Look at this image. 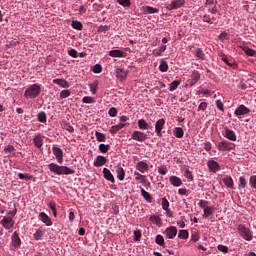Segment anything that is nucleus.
Wrapping results in <instances>:
<instances>
[{"label":"nucleus","instance_id":"f257e3e1","mask_svg":"<svg viewBox=\"0 0 256 256\" xmlns=\"http://www.w3.org/2000/svg\"><path fill=\"white\" fill-rule=\"evenodd\" d=\"M15 215H17V208L9 211L7 215L4 216L0 221V225H2V227L6 229V231H11V229L15 227Z\"/></svg>","mask_w":256,"mask_h":256},{"label":"nucleus","instance_id":"f03ea898","mask_svg":"<svg viewBox=\"0 0 256 256\" xmlns=\"http://www.w3.org/2000/svg\"><path fill=\"white\" fill-rule=\"evenodd\" d=\"M48 168L54 175H75V169L67 166H59L55 163H51L48 165Z\"/></svg>","mask_w":256,"mask_h":256},{"label":"nucleus","instance_id":"7ed1b4c3","mask_svg":"<svg viewBox=\"0 0 256 256\" xmlns=\"http://www.w3.org/2000/svg\"><path fill=\"white\" fill-rule=\"evenodd\" d=\"M41 95V85L40 84H32L29 85L25 92H24V97L26 99H37Z\"/></svg>","mask_w":256,"mask_h":256},{"label":"nucleus","instance_id":"20e7f679","mask_svg":"<svg viewBox=\"0 0 256 256\" xmlns=\"http://www.w3.org/2000/svg\"><path fill=\"white\" fill-rule=\"evenodd\" d=\"M238 233L244 241H253V232H251V229L247 228L245 224L238 225Z\"/></svg>","mask_w":256,"mask_h":256},{"label":"nucleus","instance_id":"39448f33","mask_svg":"<svg viewBox=\"0 0 256 256\" xmlns=\"http://www.w3.org/2000/svg\"><path fill=\"white\" fill-rule=\"evenodd\" d=\"M134 175L135 181L141 183V185H143V187H145L146 189H151V182H149V179H147L145 175L140 174L139 172H134Z\"/></svg>","mask_w":256,"mask_h":256},{"label":"nucleus","instance_id":"423d86ee","mask_svg":"<svg viewBox=\"0 0 256 256\" xmlns=\"http://www.w3.org/2000/svg\"><path fill=\"white\" fill-rule=\"evenodd\" d=\"M218 151H233L235 149V144L227 140H222L217 145Z\"/></svg>","mask_w":256,"mask_h":256},{"label":"nucleus","instance_id":"0eeeda50","mask_svg":"<svg viewBox=\"0 0 256 256\" xmlns=\"http://www.w3.org/2000/svg\"><path fill=\"white\" fill-rule=\"evenodd\" d=\"M132 139L134 141H139L140 143H143L144 141H147V139H149V136L147 134H145L144 132L135 130L132 133Z\"/></svg>","mask_w":256,"mask_h":256},{"label":"nucleus","instance_id":"6e6552de","mask_svg":"<svg viewBox=\"0 0 256 256\" xmlns=\"http://www.w3.org/2000/svg\"><path fill=\"white\" fill-rule=\"evenodd\" d=\"M164 235L166 239H175V237H177V227L175 226L167 227L164 231Z\"/></svg>","mask_w":256,"mask_h":256},{"label":"nucleus","instance_id":"1a4fd4ad","mask_svg":"<svg viewBox=\"0 0 256 256\" xmlns=\"http://www.w3.org/2000/svg\"><path fill=\"white\" fill-rule=\"evenodd\" d=\"M165 127V119L161 118L155 123V132L157 137H163V128Z\"/></svg>","mask_w":256,"mask_h":256},{"label":"nucleus","instance_id":"9d476101","mask_svg":"<svg viewBox=\"0 0 256 256\" xmlns=\"http://www.w3.org/2000/svg\"><path fill=\"white\" fill-rule=\"evenodd\" d=\"M185 5V0H173L169 6H167L168 11H173L175 9H180Z\"/></svg>","mask_w":256,"mask_h":256},{"label":"nucleus","instance_id":"9b49d317","mask_svg":"<svg viewBox=\"0 0 256 256\" xmlns=\"http://www.w3.org/2000/svg\"><path fill=\"white\" fill-rule=\"evenodd\" d=\"M39 219L40 221H42V223L45 224L46 227H51V225H53V221L51 220V217H49V215H47V213L45 212H41L39 214Z\"/></svg>","mask_w":256,"mask_h":256},{"label":"nucleus","instance_id":"f8f14e48","mask_svg":"<svg viewBox=\"0 0 256 256\" xmlns=\"http://www.w3.org/2000/svg\"><path fill=\"white\" fill-rule=\"evenodd\" d=\"M223 137L226 139H229V141H237V134H235V131L226 128L223 132Z\"/></svg>","mask_w":256,"mask_h":256},{"label":"nucleus","instance_id":"ddd939ff","mask_svg":"<svg viewBox=\"0 0 256 256\" xmlns=\"http://www.w3.org/2000/svg\"><path fill=\"white\" fill-rule=\"evenodd\" d=\"M249 113H251V110L249 108H247L245 105H240L234 112V115H236V117H239L241 115H249Z\"/></svg>","mask_w":256,"mask_h":256},{"label":"nucleus","instance_id":"4468645a","mask_svg":"<svg viewBox=\"0 0 256 256\" xmlns=\"http://www.w3.org/2000/svg\"><path fill=\"white\" fill-rule=\"evenodd\" d=\"M199 79H201V74H199V71L194 70L192 72L191 78L188 80V84L190 87H193V85H195Z\"/></svg>","mask_w":256,"mask_h":256},{"label":"nucleus","instance_id":"2eb2a0df","mask_svg":"<svg viewBox=\"0 0 256 256\" xmlns=\"http://www.w3.org/2000/svg\"><path fill=\"white\" fill-rule=\"evenodd\" d=\"M128 72L125 70V68H116V77L117 79H120V81H125L127 79Z\"/></svg>","mask_w":256,"mask_h":256},{"label":"nucleus","instance_id":"dca6fc26","mask_svg":"<svg viewBox=\"0 0 256 256\" xmlns=\"http://www.w3.org/2000/svg\"><path fill=\"white\" fill-rule=\"evenodd\" d=\"M44 139H45V137L41 134H38L34 137L33 143H34L35 147H37V149H41V147H43Z\"/></svg>","mask_w":256,"mask_h":256},{"label":"nucleus","instance_id":"f3484780","mask_svg":"<svg viewBox=\"0 0 256 256\" xmlns=\"http://www.w3.org/2000/svg\"><path fill=\"white\" fill-rule=\"evenodd\" d=\"M149 221H151L153 225H156V227H161L163 225V220L159 215H155V214L151 215L149 218Z\"/></svg>","mask_w":256,"mask_h":256},{"label":"nucleus","instance_id":"a211bd4d","mask_svg":"<svg viewBox=\"0 0 256 256\" xmlns=\"http://www.w3.org/2000/svg\"><path fill=\"white\" fill-rule=\"evenodd\" d=\"M53 83L55 85H58L59 87H62L63 89H69V87H71V85L69 84V82H67V80L65 79H54Z\"/></svg>","mask_w":256,"mask_h":256},{"label":"nucleus","instance_id":"6ab92c4d","mask_svg":"<svg viewBox=\"0 0 256 256\" xmlns=\"http://www.w3.org/2000/svg\"><path fill=\"white\" fill-rule=\"evenodd\" d=\"M220 57H221V61L226 63V65H228V67H232V69H236L237 68V63H235V61H233V60H229L227 55L222 54V55H220Z\"/></svg>","mask_w":256,"mask_h":256},{"label":"nucleus","instance_id":"aec40b11","mask_svg":"<svg viewBox=\"0 0 256 256\" xmlns=\"http://www.w3.org/2000/svg\"><path fill=\"white\" fill-rule=\"evenodd\" d=\"M18 179H21L22 181H33V183H35V181H37V178H35V176L29 174V173H18Z\"/></svg>","mask_w":256,"mask_h":256},{"label":"nucleus","instance_id":"412c9836","mask_svg":"<svg viewBox=\"0 0 256 256\" xmlns=\"http://www.w3.org/2000/svg\"><path fill=\"white\" fill-rule=\"evenodd\" d=\"M103 175H104V179H106V181H110V183H115V177L111 173V170L104 168Z\"/></svg>","mask_w":256,"mask_h":256},{"label":"nucleus","instance_id":"4be33fe9","mask_svg":"<svg viewBox=\"0 0 256 256\" xmlns=\"http://www.w3.org/2000/svg\"><path fill=\"white\" fill-rule=\"evenodd\" d=\"M12 245L16 249L21 247V238H19V234L17 232L12 234Z\"/></svg>","mask_w":256,"mask_h":256},{"label":"nucleus","instance_id":"5701e85b","mask_svg":"<svg viewBox=\"0 0 256 256\" xmlns=\"http://www.w3.org/2000/svg\"><path fill=\"white\" fill-rule=\"evenodd\" d=\"M208 169L211 173H217L219 171V163L217 161H208Z\"/></svg>","mask_w":256,"mask_h":256},{"label":"nucleus","instance_id":"b1692460","mask_svg":"<svg viewBox=\"0 0 256 256\" xmlns=\"http://www.w3.org/2000/svg\"><path fill=\"white\" fill-rule=\"evenodd\" d=\"M136 168L140 173H147L149 171V165L143 161L138 162Z\"/></svg>","mask_w":256,"mask_h":256},{"label":"nucleus","instance_id":"393cba45","mask_svg":"<svg viewBox=\"0 0 256 256\" xmlns=\"http://www.w3.org/2000/svg\"><path fill=\"white\" fill-rule=\"evenodd\" d=\"M169 181L173 185V187H181V185H183V181L177 176H171L169 178Z\"/></svg>","mask_w":256,"mask_h":256},{"label":"nucleus","instance_id":"a878e982","mask_svg":"<svg viewBox=\"0 0 256 256\" xmlns=\"http://www.w3.org/2000/svg\"><path fill=\"white\" fill-rule=\"evenodd\" d=\"M52 151L57 161H63V150H61L59 147H53Z\"/></svg>","mask_w":256,"mask_h":256},{"label":"nucleus","instance_id":"bb28decb","mask_svg":"<svg viewBox=\"0 0 256 256\" xmlns=\"http://www.w3.org/2000/svg\"><path fill=\"white\" fill-rule=\"evenodd\" d=\"M43 235H45V230L43 229V227L38 228L34 233L35 241H41V239H43Z\"/></svg>","mask_w":256,"mask_h":256},{"label":"nucleus","instance_id":"cd10ccee","mask_svg":"<svg viewBox=\"0 0 256 256\" xmlns=\"http://www.w3.org/2000/svg\"><path fill=\"white\" fill-rule=\"evenodd\" d=\"M141 195L143 196V199L147 201V203H153V196H151L150 193L143 188H141Z\"/></svg>","mask_w":256,"mask_h":256},{"label":"nucleus","instance_id":"c85d7f7f","mask_svg":"<svg viewBox=\"0 0 256 256\" xmlns=\"http://www.w3.org/2000/svg\"><path fill=\"white\" fill-rule=\"evenodd\" d=\"M224 185H226V187H228V189H233V178H231V176H226L222 179Z\"/></svg>","mask_w":256,"mask_h":256},{"label":"nucleus","instance_id":"c756f323","mask_svg":"<svg viewBox=\"0 0 256 256\" xmlns=\"http://www.w3.org/2000/svg\"><path fill=\"white\" fill-rule=\"evenodd\" d=\"M173 133L177 139H183V135H185V131L181 127H175Z\"/></svg>","mask_w":256,"mask_h":256},{"label":"nucleus","instance_id":"7c9ffc66","mask_svg":"<svg viewBox=\"0 0 256 256\" xmlns=\"http://www.w3.org/2000/svg\"><path fill=\"white\" fill-rule=\"evenodd\" d=\"M159 70L162 73H167V71H169V64H167V61L161 59L160 65H159Z\"/></svg>","mask_w":256,"mask_h":256},{"label":"nucleus","instance_id":"2f4dec72","mask_svg":"<svg viewBox=\"0 0 256 256\" xmlns=\"http://www.w3.org/2000/svg\"><path fill=\"white\" fill-rule=\"evenodd\" d=\"M203 211H204L203 217H205V219H207V218L211 217V215L213 213H215V208L208 206Z\"/></svg>","mask_w":256,"mask_h":256},{"label":"nucleus","instance_id":"473e14b6","mask_svg":"<svg viewBox=\"0 0 256 256\" xmlns=\"http://www.w3.org/2000/svg\"><path fill=\"white\" fill-rule=\"evenodd\" d=\"M116 173H117V178L119 179V181L125 180V170L122 167H118L116 169Z\"/></svg>","mask_w":256,"mask_h":256},{"label":"nucleus","instance_id":"72a5a7b5","mask_svg":"<svg viewBox=\"0 0 256 256\" xmlns=\"http://www.w3.org/2000/svg\"><path fill=\"white\" fill-rule=\"evenodd\" d=\"M95 137L99 143H105V141H107V136L101 132L96 131Z\"/></svg>","mask_w":256,"mask_h":256},{"label":"nucleus","instance_id":"f704fd0d","mask_svg":"<svg viewBox=\"0 0 256 256\" xmlns=\"http://www.w3.org/2000/svg\"><path fill=\"white\" fill-rule=\"evenodd\" d=\"M110 57H125V52L121 50H111L109 51Z\"/></svg>","mask_w":256,"mask_h":256},{"label":"nucleus","instance_id":"c9c22d12","mask_svg":"<svg viewBox=\"0 0 256 256\" xmlns=\"http://www.w3.org/2000/svg\"><path fill=\"white\" fill-rule=\"evenodd\" d=\"M155 243L160 247L165 248V238L161 234H158L155 238Z\"/></svg>","mask_w":256,"mask_h":256},{"label":"nucleus","instance_id":"e433bc0d","mask_svg":"<svg viewBox=\"0 0 256 256\" xmlns=\"http://www.w3.org/2000/svg\"><path fill=\"white\" fill-rule=\"evenodd\" d=\"M144 12L149 14V15H153L155 13H159V9L151 7V6H145L144 7Z\"/></svg>","mask_w":256,"mask_h":256},{"label":"nucleus","instance_id":"4c0bfd02","mask_svg":"<svg viewBox=\"0 0 256 256\" xmlns=\"http://www.w3.org/2000/svg\"><path fill=\"white\" fill-rule=\"evenodd\" d=\"M138 127L139 129L147 130L149 129V123L145 119H140L138 120Z\"/></svg>","mask_w":256,"mask_h":256},{"label":"nucleus","instance_id":"58836bf2","mask_svg":"<svg viewBox=\"0 0 256 256\" xmlns=\"http://www.w3.org/2000/svg\"><path fill=\"white\" fill-rule=\"evenodd\" d=\"M195 57H197V59L205 61V52L203 51V49L197 48L195 51Z\"/></svg>","mask_w":256,"mask_h":256},{"label":"nucleus","instance_id":"ea45409f","mask_svg":"<svg viewBox=\"0 0 256 256\" xmlns=\"http://www.w3.org/2000/svg\"><path fill=\"white\" fill-rule=\"evenodd\" d=\"M124 127H125V124H123V123H120L118 125H114L110 128V133L115 134V133L121 131V129H123Z\"/></svg>","mask_w":256,"mask_h":256},{"label":"nucleus","instance_id":"a19ab883","mask_svg":"<svg viewBox=\"0 0 256 256\" xmlns=\"http://www.w3.org/2000/svg\"><path fill=\"white\" fill-rule=\"evenodd\" d=\"M184 177L188 179V181H193V172L189 170V167H184Z\"/></svg>","mask_w":256,"mask_h":256},{"label":"nucleus","instance_id":"79ce46f5","mask_svg":"<svg viewBox=\"0 0 256 256\" xmlns=\"http://www.w3.org/2000/svg\"><path fill=\"white\" fill-rule=\"evenodd\" d=\"M37 119L40 123H47V113L45 112H39Z\"/></svg>","mask_w":256,"mask_h":256},{"label":"nucleus","instance_id":"37998d69","mask_svg":"<svg viewBox=\"0 0 256 256\" xmlns=\"http://www.w3.org/2000/svg\"><path fill=\"white\" fill-rule=\"evenodd\" d=\"M72 27L73 29H77V31H82L83 30V23L77 20L72 21Z\"/></svg>","mask_w":256,"mask_h":256},{"label":"nucleus","instance_id":"c03bdc74","mask_svg":"<svg viewBox=\"0 0 256 256\" xmlns=\"http://www.w3.org/2000/svg\"><path fill=\"white\" fill-rule=\"evenodd\" d=\"M48 207L51 209L53 216L57 217V204L55 203V201L49 202Z\"/></svg>","mask_w":256,"mask_h":256},{"label":"nucleus","instance_id":"a18cd8bd","mask_svg":"<svg viewBox=\"0 0 256 256\" xmlns=\"http://www.w3.org/2000/svg\"><path fill=\"white\" fill-rule=\"evenodd\" d=\"M178 238L179 239H189V231L187 230H179V233H178Z\"/></svg>","mask_w":256,"mask_h":256},{"label":"nucleus","instance_id":"49530a36","mask_svg":"<svg viewBox=\"0 0 256 256\" xmlns=\"http://www.w3.org/2000/svg\"><path fill=\"white\" fill-rule=\"evenodd\" d=\"M179 85H181V81L174 80L172 83H170L169 91H175Z\"/></svg>","mask_w":256,"mask_h":256},{"label":"nucleus","instance_id":"de8ad7c7","mask_svg":"<svg viewBox=\"0 0 256 256\" xmlns=\"http://www.w3.org/2000/svg\"><path fill=\"white\" fill-rule=\"evenodd\" d=\"M245 187H247V180L245 179V177L241 176L239 178L238 188L239 189H245Z\"/></svg>","mask_w":256,"mask_h":256},{"label":"nucleus","instance_id":"09e8293b","mask_svg":"<svg viewBox=\"0 0 256 256\" xmlns=\"http://www.w3.org/2000/svg\"><path fill=\"white\" fill-rule=\"evenodd\" d=\"M90 87V91L93 95H95V93H97V88L99 87V82L98 81H94L92 84L89 85Z\"/></svg>","mask_w":256,"mask_h":256},{"label":"nucleus","instance_id":"8fccbe9b","mask_svg":"<svg viewBox=\"0 0 256 256\" xmlns=\"http://www.w3.org/2000/svg\"><path fill=\"white\" fill-rule=\"evenodd\" d=\"M116 3L122 7H131V0H116Z\"/></svg>","mask_w":256,"mask_h":256},{"label":"nucleus","instance_id":"3c124183","mask_svg":"<svg viewBox=\"0 0 256 256\" xmlns=\"http://www.w3.org/2000/svg\"><path fill=\"white\" fill-rule=\"evenodd\" d=\"M199 207L205 211L209 207V202L207 200H200L198 203Z\"/></svg>","mask_w":256,"mask_h":256},{"label":"nucleus","instance_id":"603ef678","mask_svg":"<svg viewBox=\"0 0 256 256\" xmlns=\"http://www.w3.org/2000/svg\"><path fill=\"white\" fill-rule=\"evenodd\" d=\"M71 96V91L69 90H62L60 92V99H67V97Z\"/></svg>","mask_w":256,"mask_h":256},{"label":"nucleus","instance_id":"864d4df0","mask_svg":"<svg viewBox=\"0 0 256 256\" xmlns=\"http://www.w3.org/2000/svg\"><path fill=\"white\" fill-rule=\"evenodd\" d=\"M162 209L168 210L169 209V200H167V198H162V203H161Z\"/></svg>","mask_w":256,"mask_h":256},{"label":"nucleus","instance_id":"5fc2aeb1","mask_svg":"<svg viewBox=\"0 0 256 256\" xmlns=\"http://www.w3.org/2000/svg\"><path fill=\"white\" fill-rule=\"evenodd\" d=\"M13 151H15V147H13V145H8L4 148L5 155H9L13 153Z\"/></svg>","mask_w":256,"mask_h":256},{"label":"nucleus","instance_id":"6e6d98bb","mask_svg":"<svg viewBox=\"0 0 256 256\" xmlns=\"http://www.w3.org/2000/svg\"><path fill=\"white\" fill-rule=\"evenodd\" d=\"M109 145L107 144H100L99 145V151H101V153H107L109 151Z\"/></svg>","mask_w":256,"mask_h":256},{"label":"nucleus","instance_id":"4d7b16f0","mask_svg":"<svg viewBox=\"0 0 256 256\" xmlns=\"http://www.w3.org/2000/svg\"><path fill=\"white\" fill-rule=\"evenodd\" d=\"M217 249L218 251H221V253H229V247L223 244L218 245Z\"/></svg>","mask_w":256,"mask_h":256},{"label":"nucleus","instance_id":"13d9d810","mask_svg":"<svg viewBox=\"0 0 256 256\" xmlns=\"http://www.w3.org/2000/svg\"><path fill=\"white\" fill-rule=\"evenodd\" d=\"M82 103H95V98L91 96H85L82 99Z\"/></svg>","mask_w":256,"mask_h":256},{"label":"nucleus","instance_id":"bf43d9fd","mask_svg":"<svg viewBox=\"0 0 256 256\" xmlns=\"http://www.w3.org/2000/svg\"><path fill=\"white\" fill-rule=\"evenodd\" d=\"M68 55H70V57H73L74 59H77V57H79V52H77V50L75 49H70L68 51Z\"/></svg>","mask_w":256,"mask_h":256},{"label":"nucleus","instance_id":"052dcab7","mask_svg":"<svg viewBox=\"0 0 256 256\" xmlns=\"http://www.w3.org/2000/svg\"><path fill=\"white\" fill-rule=\"evenodd\" d=\"M178 194H180L181 196H189V190H187V188H179L178 189Z\"/></svg>","mask_w":256,"mask_h":256},{"label":"nucleus","instance_id":"680f3d73","mask_svg":"<svg viewBox=\"0 0 256 256\" xmlns=\"http://www.w3.org/2000/svg\"><path fill=\"white\" fill-rule=\"evenodd\" d=\"M246 55H249V57H255L256 51L251 48L244 49Z\"/></svg>","mask_w":256,"mask_h":256},{"label":"nucleus","instance_id":"e2e57ef3","mask_svg":"<svg viewBox=\"0 0 256 256\" xmlns=\"http://www.w3.org/2000/svg\"><path fill=\"white\" fill-rule=\"evenodd\" d=\"M158 173L160 175H167V166H159L158 167Z\"/></svg>","mask_w":256,"mask_h":256},{"label":"nucleus","instance_id":"0e129e2a","mask_svg":"<svg viewBox=\"0 0 256 256\" xmlns=\"http://www.w3.org/2000/svg\"><path fill=\"white\" fill-rule=\"evenodd\" d=\"M108 115L110 117H117V108L115 107L110 108L108 111Z\"/></svg>","mask_w":256,"mask_h":256},{"label":"nucleus","instance_id":"69168bd1","mask_svg":"<svg viewBox=\"0 0 256 256\" xmlns=\"http://www.w3.org/2000/svg\"><path fill=\"white\" fill-rule=\"evenodd\" d=\"M141 240V230L134 231V241H140Z\"/></svg>","mask_w":256,"mask_h":256},{"label":"nucleus","instance_id":"338daca9","mask_svg":"<svg viewBox=\"0 0 256 256\" xmlns=\"http://www.w3.org/2000/svg\"><path fill=\"white\" fill-rule=\"evenodd\" d=\"M250 185L253 189H256V175L250 177Z\"/></svg>","mask_w":256,"mask_h":256},{"label":"nucleus","instance_id":"774afa93","mask_svg":"<svg viewBox=\"0 0 256 256\" xmlns=\"http://www.w3.org/2000/svg\"><path fill=\"white\" fill-rule=\"evenodd\" d=\"M207 102H201L200 105L198 106L197 111H205L207 109Z\"/></svg>","mask_w":256,"mask_h":256}]
</instances>
